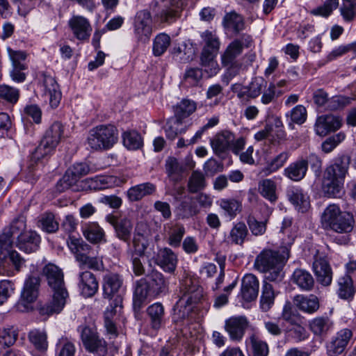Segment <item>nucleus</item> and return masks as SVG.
Wrapping results in <instances>:
<instances>
[{
  "label": "nucleus",
  "instance_id": "44",
  "mask_svg": "<svg viewBox=\"0 0 356 356\" xmlns=\"http://www.w3.org/2000/svg\"><path fill=\"white\" fill-rule=\"evenodd\" d=\"M219 206L231 219L234 218L242 211L241 202L234 198L221 199Z\"/></svg>",
  "mask_w": 356,
  "mask_h": 356
},
{
  "label": "nucleus",
  "instance_id": "37",
  "mask_svg": "<svg viewBox=\"0 0 356 356\" xmlns=\"http://www.w3.org/2000/svg\"><path fill=\"white\" fill-rule=\"evenodd\" d=\"M165 167L166 173L170 179L176 181L181 179L183 172L186 169L182 163L173 156L167 158Z\"/></svg>",
  "mask_w": 356,
  "mask_h": 356
},
{
  "label": "nucleus",
  "instance_id": "10",
  "mask_svg": "<svg viewBox=\"0 0 356 356\" xmlns=\"http://www.w3.org/2000/svg\"><path fill=\"white\" fill-rule=\"evenodd\" d=\"M81 339L85 348L97 356H106L108 353L106 342L99 338L96 329L86 326L82 329Z\"/></svg>",
  "mask_w": 356,
  "mask_h": 356
},
{
  "label": "nucleus",
  "instance_id": "20",
  "mask_svg": "<svg viewBox=\"0 0 356 356\" xmlns=\"http://www.w3.org/2000/svg\"><path fill=\"white\" fill-rule=\"evenodd\" d=\"M313 270L317 281L323 286H328L332 280V272L327 260L316 257L313 263Z\"/></svg>",
  "mask_w": 356,
  "mask_h": 356
},
{
  "label": "nucleus",
  "instance_id": "9",
  "mask_svg": "<svg viewBox=\"0 0 356 356\" xmlns=\"http://www.w3.org/2000/svg\"><path fill=\"white\" fill-rule=\"evenodd\" d=\"M103 296L111 301H116L117 305L122 302L123 278L115 273L106 274L102 282Z\"/></svg>",
  "mask_w": 356,
  "mask_h": 356
},
{
  "label": "nucleus",
  "instance_id": "30",
  "mask_svg": "<svg viewBox=\"0 0 356 356\" xmlns=\"http://www.w3.org/2000/svg\"><path fill=\"white\" fill-rule=\"evenodd\" d=\"M155 191L156 186L154 184L145 182L131 187L127 191V195L131 202H137L145 196L153 194Z\"/></svg>",
  "mask_w": 356,
  "mask_h": 356
},
{
  "label": "nucleus",
  "instance_id": "43",
  "mask_svg": "<svg viewBox=\"0 0 356 356\" xmlns=\"http://www.w3.org/2000/svg\"><path fill=\"white\" fill-rule=\"evenodd\" d=\"M225 29L238 33L244 29L243 18L235 12L227 13L222 20Z\"/></svg>",
  "mask_w": 356,
  "mask_h": 356
},
{
  "label": "nucleus",
  "instance_id": "56",
  "mask_svg": "<svg viewBox=\"0 0 356 356\" xmlns=\"http://www.w3.org/2000/svg\"><path fill=\"white\" fill-rule=\"evenodd\" d=\"M185 232L182 225L176 224L172 226L168 232V243L172 247H179Z\"/></svg>",
  "mask_w": 356,
  "mask_h": 356
},
{
  "label": "nucleus",
  "instance_id": "1",
  "mask_svg": "<svg viewBox=\"0 0 356 356\" xmlns=\"http://www.w3.org/2000/svg\"><path fill=\"white\" fill-rule=\"evenodd\" d=\"M47 284L53 292L51 302L42 305L39 308L41 316H50L60 313L64 308L69 298L64 282V275L60 268L53 264H47L42 270Z\"/></svg>",
  "mask_w": 356,
  "mask_h": 356
},
{
  "label": "nucleus",
  "instance_id": "53",
  "mask_svg": "<svg viewBox=\"0 0 356 356\" xmlns=\"http://www.w3.org/2000/svg\"><path fill=\"white\" fill-rule=\"evenodd\" d=\"M18 337V330L14 326H8L0 330V345L9 347L13 346Z\"/></svg>",
  "mask_w": 356,
  "mask_h": 356
},
{
  "label": "nucleus",
  "instance_id": "51",
  "mask_svg": "<svg viewBox=\"0 0 356 356\" xmlns=\"http://www.w3.org/2000/svg\"><path fill=\"white\" fill-rule=\"evenodd\" d=\"M339 12L344 22H353L356 18V0H343Z\"/></svg>",
  "mask_w": 356,
  "mask_h": 356
},
{
  "label": "nucleus",
  "instance_id": "41",
  "mask_svg": "<svg viewBox=\"0 0 356 356\" xmlns=\"http://www.w3.org/2000/svg\"><path fill=\"white\" fill-rule=\"evenodd\" d=\"M196 108L197 104L194 101L182 99L174 108L175 117L183 122V120L193 113Z\"/></svg>",
  "mask_w": 356,
  "mask_h": 356
},
{
  "label": "nucleus",
  "instance_id": "28",
  "mask_svg": "<svg viewBox=\"0 0 356 356\" xmlns=\"http://www.w3.org/2000/svg\"><path fill=\"white\" fill-rule=\"evenodd\" d=\"M291 281L302 291H311L314 286V280L312 275L309 272L302 268H297L294 270Z\"/></svg>",
  "mask_w": 356,
  "mask_h": 356
},
{
  "label": "nucleus",
  "instance_id": "22",
  "mask_svg": "<svg viewBox=\"0 0 356 356\" xmlns=\"http://www.w3.org/2000/svg\"><path fill=\"white\" fill-rule=\"evenodd\" d=\"M234 140V135L229 131L225 130L216 134L211 140V145L213 152L220 156L230 148L231 143Z\"/></svg>",
  "mask_w": 356,
  "mask_h": 356
},
{
  "label": "nucleus",
  "instance_id": "14",
  "mask_svg": "<svg viewBox=\"0 0 356 356\" xmlns=\"http://www.w3.org/2000/svg\"><path fill=\"white\" fill-rule=\"evenodd\" d=\"M181 296L179 298L184 304H188L194 307L203 298V289L198 284L197 281L186 278L181 287Z\"/></svg>",
  "mask_w": 356,
  "mask_h": 356
},
{
  "label": "nucleus",
  "instance_id": "57",
  "mask_svg": "<svg viewBox=\"0 0 356 356\" xmlns=\"http://www.w3.org/2000/svg\"><path fill=\"white\" fill-rule=\"evenodd\" d=\"M182 121L176 117L169 119L165 126L166 136L170 139H174L179 134L184 130L181 127Z\"/></svg>",
  "mask_w": 356,
  "mask_h": 356
},
{
  "label": "nucleus",
  "instance_id": "48",
  "mask_svg": "<svg viewBox=\"0 0 356 356\" xmlns=\"http://www.w3.org/2000/svg\"><path fill=\"white\" fill-rule=\"evenodd\" d=\"M339 0H325L323 5L312 9L310 14L327 18L339 7Z\"/></svg>",
  "mask_w": 356,
  "mask_h": 356
},
{
  "label": "nucleus",
  "instance_id": "27",
  "mask_svg": "<svg viewBox=\"0 0 356 356\" xmlns=\"http://www.w3.org/2000/svg\"><path fill=\"white\" fill-rule=\"evenodd\" d=\"M259 292V281L252 274L245 275L242 280L241 293L246 301L254 300Z\"/></svg>",
  "mask_w": 356,
  "mask_h": 356
},
{
  "label": "nucleus",
  "instance_id": "11",
  "mask_svg": "<svg viewBox=\"0 0 356 356\" xmlns=\"http://www.w3.org/2000/svg\"><path fill=\"white\" fill-rule=\"evenodd\" d=\"M152 17L147 10H142L135 15L133 27L134 34L138 42L143 43L149 41L152 33Z\"/></svg>",
  "mask_w": 356,
  "mask_h": 356
},
{
  "label": "nucleus",
  "instance_id": "62",
  "mask_svg": "<svg viewBox=\"0 0 356 356\" xmlns=\"http://www.w3.org/2000/svg\"><path fill=\"white\" fill-rule=\"evenodd\" d=\"M344 138L345 135L343 133L327 138L321 145L322 150L327 154L331 152Z\"/></svg>",
  "mask_w": 356,
  "mask_h": 356
},
{
  "label": "nucleus",
  "instance_id": "18",
  "mask_svg": "<svg viewBox=\"0 0 356 356\" xmlns=\"http://www.w3.org/2000/svg\"><path fill=\"white\" fill-rule=\"evenodd\" d=\"M40 241V236L36 232L28 230L18 235L17 246L22 251L31 253L38 250Z\"/></svg>",
  "mask_w": 356,
  "mask_h": 356
},
{
  "label": "nucleus",
  "instance_id": "5",
  "mask_svg": "<svg viewBox=\"0 0 356 356\" xmlns=\"http://www.w3.org/2000/svg\"><path fill=\"white\" fill-rule=\"evenodd\" d=\"M64 127L58 122H54L46 131L40 145L32 154L31 159L37 161L51 154L60 142Z\"/></svg>",
  "mask_w": 356,
  "mask_h": 356
},
{
  "label": "nucleus",
  "instance_id": "16",
  "mask_svg": "<svg viewBox=\"0 0 356 356\" xmlns=\"http://www.w3.org/2000/svg\"><path fill=\"white\" fill-rule=\"evenodd\" d=\"M41 88L45 101H49L52 108H56L61 99V92L55 79L45 73L42 74Z\"/></svg>",
  "mask_w": 356,
  "mask_h": 356
},
{
  "label": "nucleus",
  "instance_id": "4",
  "mask_svg": "<svg viewBox=\"0 0 356 356\" xmlns=\"http://www.w3.org/2000/svg\"><path fill=\"white\" fill-rule=\"evenodd\" d=\"M321 223L325 229L346 234L353 230L354 219L350 213L342 212L337 205L330 204L322 214Z\"/></svg>",
  "mask_w": 356,
  "mask_h": 356
},
{
  "label": "nucleus",
  "instance_id": "40",
  "mask_svg": "<svg viewBox=\"0 0 356 356\" xmlns=\"http://www.w3.org/2000/svg\"><path fill=\"white\" fill-rule=\"evenodd\" d=\"M248 234L246 225L243 222H238L231 229L227 239L232 243L242 245Z\"/></svg>",
  "mask_w": 356,
  "mask_h": 356
},
{
  "label": "nucleus",
  "instance_id": "61",
  "mask_svg": "<svg viewBox=\"0 0 356 356\" xmlns=\"http://www.w3.org/2000/svg\"><path fill=\"white\" fill-rule=\"evenodd\" d=\"M19 97L18 89L5 84L0 86V97L1 99L11 104H15L18 101Z\"/></svg>",
  "mask_w": 356,
  "mask_h": 356
},
{
  "label": "nucleus",
  "instance_id": "39",
  "mask_svg": "<svg viewBox=\"0 0 356 356\" xmlns=\"http://www.w3.org/2000/svg\"><path fill=\"white\" fill-rule=\"evenodd\" d=\"M276 190V183L271 179H262L258 184L259 193L271 202H275L277 199Z\"/></svg>",
  "mask_w": 356,
  "mask_h": 356
},
{
  "label": "nucleus",
  "instance_id": "63",
  "mask_svg": "<svg viewBox=\"0 0 356 356\" xmlns=\"http://www.w3.org/2000/svg\"><path fill=\"white\" fill-rule=\"evenodd\" d=\"M148 295H151L149 284L145 278L141 279L136 282L134 296L141 303Z\"/></svg>",
  "mask_w": 356,
  "mask_h": 356
},
{
  "label": "nucleus",
  "instance_id": "31",
  "mask_svg": "<svg viewBox=\"0 0 356 356\" xmlns=\"http://www.w3.org/2000/svg\"><path fill=\"white\" fill-rule=\"evenodd\" d=\"M307 171V162L305 161L304 159H300L291 163L284 170V175L292 181H299L305 177Z\"/></svg>",
  "mask_w": 356,
  "mask_h": 356
},
{
  "label": "nucleus",
  "instance_id": "58",
  "mask_svg": "<svg viewBox=\"0 0 356 356\" xmlns=\"http://www.w3.org/2000/svg\"><path fill=\"white\" fill-rule=\"evenodd\" d=\"M117 178L113 176H101L92 179L91 186L95 190H103L114 186Z\"/></svg>",
  "mask_w": 356,
  "mask_h": 356
},
{
  "label": "nucleus",
  "instance_id": "29",
  "mask_svg": "<svg viewBox=\"0 0 356 356\" xmlns=\"http://www.w3.org/2000/svg\"><path fill=\"white\" fill-rule=\"evenodd\" d=\"M287 197L296 209L302 213L305 212L310 206L309 197L301 188L295 187L289 188L287 191Z\"/></svg>",
  "mask_w": 356,
  "mask_h": 356
},
{
  "label": "nucleus",
  "instance_id": "60",
  "mask_svg": "<svg viewBox=\"0 0 356 356\" xmlns=\"http://www.w3.org/2000/svg\"><path fill=\"white\" fill-rule=\"evenodd\" d=\"M205 186V179L203 174L198 171L193 172L188 181V190L191 193H196Z\"/></svg>",
  "mask_w": 356,
  "mask_h": 356
},
{
  "label": "nucleus",
  "instance_id": "7",
  "mask_svg": "<svg viewBox=\"0 0 356 356\" xmlns=\"http://www.w3.org/2000/svg\"><path fill=\"white\" fill-rule=\"evenodd\" d=\"M69 248L75 254L79 267L82 269L90 268L95 270H102L104 268L102 257H90L86 254L91 247L79 239H71Z\"/></svg>",
  "mask_w": 356,
  "mask_h": 356
},
{
  "label": "nucleus",
  "instance_id": "38",
  "mask_svg": "<svg viewBox=\"0 0 356 356\" xmlns=\"http://www.w3.org/2000/svg\"><path fill=\"white\" fill-rule=\"evenodd\" d=\"M83 233L85 238L90 243H98L104 241V232L97 222L86 224Z\"/></svg>",
  "mask_w": 356,
  "mask_h": 356
},
{
  "label": "nucleus",
  "instance_id": "32",
  "mask_svg": "<svg viewBox=\"0 0 356 356\" xmlns=\"http://www.w3.org/2000/svg\"><path fill=\"white\" fill-rule=\"evenodd\" d=\"M294 303L301 311L309 314L316 312L319 308L318 298L312 294L308 296L298 295L294 298Z\"/></svg>",
  "mask_w": 356,
  "mask_h": 356
},
{
  "label": "nucleus",
  "instance_id": "52",
  "mask_svg": "<svg viewBox=\"0 0 356 356\" xmlns=\"http://www.w3.org/2000/svg\"><path fill=\"white\" fill-rule=\"evenodd\" d=\"M171 42L170 38L165 33H159L153 41V54L155 56H160L168 49Z\"/></svg>",
  "mask_w": 356,
  "mask_h": 356
},
{
  "label": "nucleus",
  "instance_id": "64",
  "mask_svg": "<svg viewBox=\"0 0 356 356\" xmlns=\"http://www.w3.org/2000/svg\"><path fill=\"white\" fill-rule=\"evenodd\" d=\"M250 341L253 350V356H267L268 347L266 342L257 339L254 336L250 337Z\"/></svg>",
  "mask_w": 356,
  "mask_h": 356
},
{
  "label": "nucleus",
  "instance_id": "34",
  "mask_svg": "<svg viewBox=\"0 0 356 356\" xmlns=\"http://www.w3.org/2000/svg\"><path fill=\"white\" fill-rule=\"evenodd\" d=\"M147 314L150 320L152 328L158 330L164 322V307L160 302H156L147 309Z\"/></svg>",
  "mask_w": 356,
  "mask_h": 356
},
{
  "label": "nucleus",
  "instance_id": "15",
  "mask_svg": "<svg viewBox=\"0 0 356 356\" xmlns=\"http://www.w3.org/2000/svg\"><path fill=\"white\" fill-rule=\"evenodd\" d=\"M106 220L113 227L116 237L127 243L129 246L134 228L132 220L127 217L118 218L111 214L106 216Z\"/></svg>",
  "mask_w": 356,
  "mask_h": 356
},
{
  "label": "nucleus",
  "instance_id": "42",
  "mask_svg": "<svg viewBox=\"0 0 356 356\" xmlns=\"http://www.w3.org/2000/svg\"><path fill=\"white\" fill-rule=\"evenodd\" d=\"M29 342L39 351H45L48 347L47 333L39 329L31 330L28 333Z\"/></svg>",
  "mask_w": 356,
  "mask_h": 356
},
{
  "label": "nucleus",
  "instance_id": "3",
  "mask_svg": "<svg viewBox=\"0 0 356 356\" xmlns=\"http://www.w3.org/2000/svg\"><path fill=\"white\" fill-rule=\"evenodd\" d=\"M348 167L349 158L341 156L325 169L323 179V191L327 196L335 197L340 195Z\"/></svg>",
  "mask_w": 356,
  "mask_h": 356
},
{
  "label": "nucleus",
  "instance_id": "33",
  "mask_svg": "<svg viewBox=\"0 0 356 356\" xmlns=\"http://www.w3.org/2000/svg\"><path fill=\"white\" fill-rule=\"evenodd\" d=\"M217 51L202 49L200 55V64L210 76L216 75L219 70V65L215 60Z\"/></svg>",
  "mask_w": 356,
  "mask_h": 356
},
{
  "label": "nucleus",
  "instance_id": "2",
  "mask_svg": "<svg viewBox=\"0 0 356 356\" xmlns=\"http://www.w3.org/2000/svg\"><path fill=\"white\" fill-rule=\"evenodd\" d=\"M289 258V248L281 247L278 250H263L256 257L254 267L266 273V279L270 282H281L284 274L283 267Z\"/></svg>",
  "mask_w": 356,
  "mask_h": 356
},
{
  "label": "nucleus",
  "instance_id": "12",
  "mask_svg": "<svg viewBox=\"0 0 356 356\" xmlns=\"http://www.w3.org/2000/svg\"><path fill=\"white\" fill-rule=\"evenodd\" d=\"M266 86V81L261 76L252 79L248 86L241 83H234L231 86L232 91L236 94L237 97L241 101H249L250 99L258 97Z\"/></svg>",
  "mask_w": 356,
  "mask_h": 356
},
{
  "label": "nucleus",
  "instance_id": "6",
  "mask_svg": "<svg viewBox=\"0 0 356 356\" xmlns=\"http://www.w3.org/2000/svg\"><path fill=\"white\" fill-rule=\"evenodd\" d=\"M118 136V131L114 126L100 125L90 130L87 143L95 150L108 149L116 143Z\"/></svg>",
  "mask_w": 356,
  "mask_h": 356
},
{
  "label": "nucleus",
  "instance_id": "25",
  "mask_svg": "<svg viewBox=\"0 0 356 356\" xmlns=\"http://www.w3.org/2000/svg\"><path fill=\"white\" fill-rule=\"evenodd\" d=\"M150 293L152 296H159L161 293H165L168 289V284L161 273L152 270L145 277Z\"/></svg>",
  "mask_w": 356,
  "mask_h": 356
},
{
  "label": "nucleus",
  "instance_id": "19",
  "mask_svg": "<svg viewBox=\"0 0 356 356\" xmlns=\"http://www.w3.org/2000/svg\"><path fill=\"white\" fill-rule=\"evenodd\" d=\"M248 326V321L244 316L231 317L225 321V329L233 341H240Z\"/></svg>",
  "mask_w": 356,
  "mask_h": 356
},
{
  "label": "nucleus",
  "instance_id": "47",
  "mask_svg": "<svg viewBox=\"0 0 356 356\" xmlns=\"http://www.w3.org/2000/svg\"><path fill=\"white\" fill-rule=\"evenodd\" d=\"M124 145L131 150H136L143 146V139L140 134L136 131H127L122 134Z\"/></svg>",
  "mask_w": 356,
  "mask_h": 356
},
{
  "label": "nucleus",
  "instance_id": "17",
  "mask_svg": "<svg viewBox=\"0 0 356 356\" xmlns=\"http://www.w3.org/2000/svg\"><path fill=\"white\" fill-rule=\"evenodd\" d=\"M341 126V119L333 115L319 116L316 121L314 129L317 135L325 136L331 131L339 129Z\"/></svg>",
  "mask_w": 356,
  "mask_h": 356
},
{
  "label": "nucleus",
  "instance_id": "21",
  "mask_svg": "<svg viewBox=\"0 0 356 356\" xmlns=\"http://www.w3.org/2000/svg\"><path fill=\"white\" fill-rule=\"evenodd\" d=\"M79 288L84 297L93 296L99 288V284L95 275L87 270L80 273Z\"/></svg>",
  "mask_w": 356,
  "mask_h": 356
},
{
  "label": "nucleus",
  "instance_id": "35",
  "mask_svg": "<svg viewBox=\"0 0 356 356\" xmlns=\"http://www.w3.org/2000/svg\"><path fill=\"white\" fill-rule=\"evenodd\" d=\"M309 328L317 336H325L332 328L333 323L327 316H318L309 322Z\"/></svg>",
  "mask_w": 356,
  "mask_h": 356
},
{
  "label": "nucleus",
  "instance_id": "36",
  "mask_svg": "<svg viewBox=\"0 0 356 356\" xmlns=\"http://www.w3.org/2000/svg\"><path fill=\"white\" fill-rule=\"evenodd\" d=\"M243 49V44L240 40L236 39L232 42L221 56L222 65L227 66L234 61L235 58L242 53Z\"/></svg>",
  "mask_w": 356,
  "mask_h": 356
},
{
  "label": "nucleus",
  "instance_id": "55",
  "mask_svg": "<svg viewBox=\"0 0 356 356\" xmlns=\"http://www.w3.org/2000/svg\"><path fill=\"white\" fill-rule=\"evenodd\" d=\"M339 296L340 298L347 299L353 296L354 290L352 278L349 275H345L339 280Z\"/></svg>",
  "mask_w": 356,
  "mask_h": 356
},
{
  "label": "nucleus",
  "instance_id": "45",
  "mask_svg": "<svg viewBox=\"0 0 356 356\" xmlns=\"http://www.w3.org/2000/svg\"><path fill=\"white\" fill-rule=\"evenodd\" d=\"M289 154L286 152H281L267 163L266 165L261 170V172L265 176H268L276 172L284 165L289 159Z\"/></svg>",
  "mask_w": 356,
  "mask_h": 356
},
{
  "label": "nucleus",
  "instance_id": "26",
  "mask_svg": "<svg viewBox=\"0 0 356 356\" xmlns=\"http://www.w3.org/2000/svg\"><path fill=\"white\" fill-rule=\"evenodd\" d=\"M69 24L77 39L86 40L89 38L92 29L86 18L74 16L69 21Z\"/></svg>",
  "mask_w": 356,
  "mask_h": 356
},
{
  "label": "nucleus",
  "instance_id": "59",
  "mask_svg": "<svg viewBox=\"0 0 356 356\" xmlns=\"http://www.w3.org/2000/svg\"><path fill=\"white\" fill-rule=\"evenodd\" d=\"M79 179L67 169L63 177L57 182V191L62 193L74 186Z\"/></svg>",
  "mask_w": 356,
  "mask_h": 356
},
{
  "label": "nucleus",
  "instance_id": "13",
  "mask_svg": "<svg viewBox=\"0 0 356 356\" xmlns=\"http://www.w3.org/2000/svg\"><path fill=\"white\" fill-rule=\"evenodd\" d=\"M353 332L343 328L338 331L326 343V353L328 356H339L346 350L353 338Z\"/></svg>",
  "mask_w": 356,
  "mask_h": 356
},
{
  "label": "nucleus",
  "instance_id": "23",
  "mask_svg": "<svg viewBox=\"0 0 356 356\" xmlns=\"http://www.w3.org/2000/svg\"><path fill=\"white\" fill-rule=\"evenodd\" d=\"M193 310V307L181 302L179 300L174 307V313L172 316L173 323L179 328L181 329L184 325H188L191 321V316Z\"/></svg>",
  "mask_w": 356,
  "mask_h": 356
},
{
  "label": "nucleus",
  "instance_id": "24",
  "mask_svg": "<svg viewBox=\"0 0 356 356\" xmlns=\"http://www.w3.org/2000/svg\"><path fill=\"white\" fill-rule=\"evenodd\" d=\"M156 263L165 272L173 273L177 264V257L174 252L168 248H163L159 250Z\"/></svg>",
  "mask_w": 356,
  "mask_h": 356
},
{
  "label": "nucleus",
  "instance_id": "8",
  "mask_svg": "<svg viewBox=\"0 0 356 356\" xmlns=\"http://www.w3.org/2000/svg\"><path fill=\"white\" fill-rule=\"evenodd\" d=\"M40 279L38 276L30 275L25 280L17 309L20 312H29L33 309V303L39 293Z\"/></svg>",
  "mask_w": 356,
  "mask_h": 356
},
{
  "label": "nucleus",
  "instance_id": "49",
  "mask_svg": "<svg viewBox=\"0 0 356 356\" xmlns=\"http://www.w3.org/2000/svg\"><path fill=\"white\" fill-rule=\"evenodd\" d=\"M201 38L204 44L202 49L218 52L220 42L215 31L207 30L202 33Z\"/></svg>",
  "mask_w": 356,
  "mask_h": 356
},
{
  "label": "nucleus",
  "instance_id": "50",
  "mask_svg": "<svg viewBox=\"0 0 356 356\" xmlns=\"http://www.w3.org/2000/svg\"><path fill=\"white\" fill-rule=\"evenodd\" d=\"M39 222L41 229L47 233H54L59 227L58 222L56 220L54 214L51 212L41 215Z\"/></svg>",
  "mask_w": 356,
  "mask_h": 356
},
{
  "label": "nucleus",
  "instance_id": "46",
  "mask_svg": "<svg viewBox=\"0 0 356 356\" xmlns=\"http://www.w3.org/2000/svg\"><path fill=\"white\" fill-rule=\"evenodd\" d=\"M275 294L273 286L264 282L262 287V293L260 299V306L263 311H268L274 303Z\"/></svg>",
  "mask_w": 356,
  "mask_h": 356
},
{
  "label": "nucleus",
  "instance_id": "54",
  "mask_svg": "<svg viewBox=\"0 0 356 356\" xmlns=\"http://www.w3.org/2000/svg\"><path fill=\"white\" fill-rule=\"evenodd\" d=\"M186 0H169L170 7L161 13L162 21L168 22L178 15L179 10L184 6Z\"/></svg>",
  "mask_w": 356,
  "mask_h": 356
}]
</instances>
